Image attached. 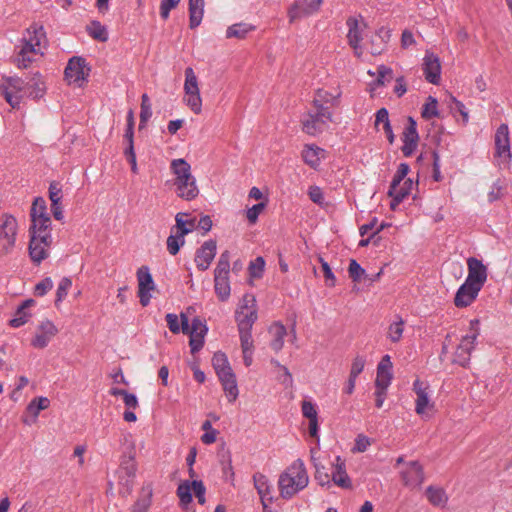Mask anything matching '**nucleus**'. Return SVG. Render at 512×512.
<instances>
[{"mask_svg": "<svg viewBox=\"0 0 512 512\" xmlns=\"http://www.w3.org/2000/svg\"><path fill=\"white\" fill-rule=\"evenodd\" d=\"M46 32L42 25L31 24L22 34L19 43L15 46L14 65L19 69H27L35 60V56L42 55L41 47L46 44Z\"/></svg>", "mask_w": 512, "mask_h": 512, "instance_id": "1", "label": "nucleus"}, {"mask_svg": "<svg viewBox=\"0 0 512 512\" xmlns=\"http://www.w3.org/2000/svg\"><path fill=\"white\" fill-rule=\"evenodd\" d=\"M309 477L302 460H295L279 476L278 487L283 499H291L307 487Z\"/></svg>", "mask_w": 512, "mask_h": 512, "instance_id": "2", "label": "nucleus"}, {"mask_svg": "<svg viewBox=\"0 0 512 512\" xmlns=\"http://www.w3.org/2000/svg\"><path fill=\"white\" fill-rule=\"evenodd\" d=\"M171 170L175 175L174 185L178 197L190 201L199 194L196 179L191 173L190 164L184 159H174Z\"/></svg>", "mask_w": 512, "mask_h": 512, "instance_id": "3", "label": "nucleus"}, {"mask_svg": "<svg viewBox=\"0 0 512 512\" xmlns=\"http://www.w3.org/2000/svg\"><path fill=\"white\" fill-rule=\"evenodd\" d=\"M332 119L333 113L329 107H313L312 105L301 117L302 131L308 135L316 136L328 127V123Z\"/></svg>", "mask_w": 512, "mask_h": 512, "instance_id": "4", "label": "nucleus"}, {"mask_svg": "<svg viewBox=\"0 0 512 512\" xmlns=\"http://www.w3.org/2000/svg\"><path fill=\"white\" fill-rule=\"evenodd\" d=\"M230 252L221 253L214 270V288L219 300L226 301L230 296L229 284Z\"/></svg>", "mask_w": 512, "mask_h": 512, "instance_id": "5", "label": "nucleus"}, {"mask_svg": "<svg viewBox=\"0 0 512 512\" xmlns=\"http://www.w3.org/2000/svg\"><path fill=\"white\" fill-rule=\"evenodd\" d=\"M479 336V320L470 321V334L462 337L454 353L452 362L466 367L470 362L471 352L475 347V342Z\"/></svg>", "mask_w": 512, "mask_h": 512, "instance_id": "6", "label": "nucleus"}, {"mask_svg": "<svg viewBox=\"0 0 512 512\" xmlns=\"http://www.w3.org/2000/svg\"><path fill=\"white\" fill-rule=\"evenodd\" d=\"M184 103L195 114H200L202 111V98L198 86V79L191 67L185 69V82H184Z\"/></svg>", "mask_w": 512, "mask_h": 512, "instance_id": "7", "label": "nucleus"}, {"mask_svg": "<svg viewBox=\"0 0 512 512\" xmlns=\"http://www.w3.org/2000/svg\"><path fill=\"white\" fill-rule=\"evenodd\" d=\"M24 87L25 83L20 77H3L0 81V94L12 108H19L22 100L20 93Z\"/></svg>", "mask_w": 512, "mask_h": 512, "instance_id": "8", "label": "nucleus"}, {"mask_svg": "<svg viewBox=\"0 0 512 512\" xmlns=\"http://www.w3.org/2000/svg\"><path fill=\"white\" fill-rule=\"evenodd\" d=\"M17 228V220L13 215L5 213L0 216V247L3 253H9L14 247Z\"/></svg>", "mask_w": 512, "mask_h": 512, "instance_id": "9", "label": "nucleus"}, {"mask_svg": "<svg viewBox=\"0 0 512 512\" xmlns=\"http://www.w3.org/2000/svg\"><path fill=\"white\" fill-rule=\"evenodd\" d=\"M65 78L70 84H75L78 87L82 86V83L86 80L89 75V68H86L85 60L81 57H73L69 60L65 71Z\"/></svg>", "mask_w": 512, "mask_h": 512, "instance_id": "10", "label": "nucleus"}, {"mask_svg": "<svg viewBox=\"0 0 512 512\" xmlns=\"http://www.w3.org/2000/svg\"><path fill=\"white\" fill-rule=\"evenodd\" d=\"M322 3L323 0H299L295 2L288 10L289 21L292 23L317 13Z\"/></svg>", "mask_w": 512, "mask_h": 512, "instance_id": "11", "label": "nucleus"}, {"mask_svg": "<svg viewBox=\"0 0 512 512\" xmlns=\"http://www.w3.org/2000/svg\"><path fill=\"white\" fill-rule=\"evenodd\" d=\"M495 156L504 164H509L512 154L510 151L509 128L507 124H501L495 133Z\"/></svg>", "mask_w": 512, "mask_h": 512, "instance_id": "12", "label": "nucleus"}, {"mask_svg": "<svg viewBox=\"0 0 512 512\" xmlns=\"http://www.w3.org/2000/svg\"><path fill=\"white\" fill-rule=\"evenodd\" d=\"M138 280V296L142 306H147L150 303V291L155 289V284L147 266H142L137 271Z\"/></svg>", "mask_w": 512, "mask_h": 512, "instance_id": "13", "label": "nucleus"}, {"mask_svg": "<svg viewBox=\"0 0 512 512\" xmlns=\"http://www.w3.org/2000/svg\"><path fill=\"white\" fill-rule=\"evenodd\" d=\"M52 238L45 236H31L29 242V255L34 263L40 264L49 255Z\"/></svg>", "mask_w": 512, "mask_h": 512, "instance_id": "14", "label": "nucleus"}, {"mask_svg": "<svg viewBox=\"0 0 512 512\" xmlns=\"http://www.w3.org/2000/svg\"><path fill=\"white\" fill-rule=\"evenodd\" d=\"M425 79L434 85L439 84L441 75L440 59L432 52H426L422 64Z\"/></svg>", "mask_w": 512, "mask_h": 512, "instance_id": "15", "label": "nucleus"}, {"mask_svg": "<svg viewBox=\"0 0 512 512\" xmlns=\"http://www.w3.org/2000/svg\"><path fill=\"white\" fill-rule=\"evenodd\" d=\"M468 276L466 282L474 284L482 289L487 280V268L481 260L470 257L467 260Z\"/></svg>", "mask_w": 512, "mask_h": 512, "instance_id": "16", "label": "nucleus"}, {"mask_svg": "<svg viewBox=\"0 0 512 512\" xmlns=\"http://www.w3.org/2000/svg\"><path fill=\"white\" fill-rule=\"evenodd\" d=\"M58 333L56 326L49 320H44L37 327L31 345L38 349L45 348L51 339Z\"/></svg>", "mask_w": 512, "mask_h": 512, "instance_id": "17", "label": "nucleus"}, {"mask_svg": "<svg viewBox=\"0 0 512 512\" xmlns=\"http://www.w3.org/2000/svg\"><path fill=\"white\" fill-rule=\"evenodd\" d=\"M403 484L409 488L420 487L424 482V471L418 461H411L405 470L401 472Z\"/></svg>", "mask_w": 512, "mask_h": 512, "instance_id": "18", "label": "nucleus"}, {"mask_svg": "<svg viewBox=\"0 0 512 512\" xmlns=\"http://www.w3.org/2000/svg\"><path fill=\"white\" fill-rule=\"evenodd\" d=\"M216 241L208 240L197 249L195 255V263L199 270L205 271L209 268L211 262L216 255Z\"/></svg>", "mask_w": 512, "mask_h": 512, "instance_id": "19", "label": "nucleus"}, {"mask_svg": "<svg viewBox=\"0 0 512 512\" xmlns=\"http://www.w3.org/2000/svg\"><path fill=\"white\" fill-rule=\"evenodd\" d=\"M348 26V43L354 49L355 54L359 57L362 54L360 43L363 39L362 34L366 28L364 23H360L356 18L350 17L347 20Z\"/></svg>", "mask_w": 512, "mask_h": 512, "instance_id": "20", "label": "nucleus"}, {"mask_svg": "<svg viewBox=\"0 0 512 512\" xmlns=\"http://www.w3.org/2000/svg\"><path fill=\"white\" fill-rule=\"evenodd\" d=\"M481 288L474 284L464 282L457 290L454 297V305L457 308H464L471 305L477 298Z\"/></svg>", "mask_w": 512, "mask_h": 512, "instance_id": "21", "label": "nucleus"}, {"mask_svg": "<svg viewBox=\"0 0 512 512\" xmlns=\"http://www.w3.org/2000/svg\"><path fill=\"white\" fill-rule=\"evenodd\" d=\"M427 388L428 386L419 379L415 380L413 384V390L417 396L415 400V411L421 416L425 414L426 410L434 407L426 391Z\"/></svg>", "mask_w": 512, "mask_h": 512, "instance_id": "22", "label": "nucleus"}, {"mask_svg": "<svg viewBox=\"0 0 512 512\" xmlns=\"http://www.w3.org/2000/svg\"><path fill=\"white\" fill-rule=\"evenodd\" d=\"M392 363L389 355H385L377 367V376L375 380V387L378 389H385L389 387L392 380Z\"/></svg>", "mask_w": 512, "mask_h": 512, "instance_id": "23", "label": "nucleus"}, {"mask_svg": "<svg viewBox=\"0 0 512 512\" xmlns=\"http://www.w3.org/2000/svg\"><path fill=\"white\" fill-rule=\"evenodd\" d=\"M219 380L223 386V389L226 395L229 398V402H234L238 397V387L236 382L235 374L232 371V368H228L217 373Z\"/></svg>", "mask_w": 512, "mask_h": 512, "instance_id": "24", "label": "nucleus"}, {"mask_svg": "<svg viewBox=\"0 0 512 512\" xmlns=\"http://www.w3.org/2000/svg\"><path fill=\"white\" fill-rule=\"evenodd\" d=\"M253 482L254 487L256 488L261 498L263 508L266 509L268 503H271L273 500L272 496L270 495L271 486L269 485V481L264 474L257 472L253 475Z\"/></svg>", "mask_w": 512, "mask_h": 512, "instance_id": "25", "label": "nucleus"}, {"mask_svg": "<svg viewBox=\"0 0 512 512\" xmlns=\"http://www.w3.org/2000/svg\"><path fill=\"white\" fill-rule=\"evenodd\" d=\"M325 151L314 144H306L301 152V157L306 165L313 169H317L321 159L324 157Z\"/></svg>", "mask_w": 512, "mask_h": 512, "instance_id": "26", "label": "nucleus"}, {"mask_svg": "<svg viewBox=\"0 0 512 512\" xmlns=\"http://www.w3.org/2000/svg\"><path fill=\"white\" fill-rule=\"evenodd\" d=\"M332 481L339 487L350 489L352 487L351 479L346 472L345 462L340 456L336 457L335 471L332 474Z\"/></svg>", "mask_w": 512, "mask_h": 512, "instance_id": "27", "label": "nucleus"}, {"mask_svg": "<svg viewBox=\"0 0 512 512\" xmlns=\"http://www.w3.org/2000/svg\"><path fill=\"white\" fill-rule=\"evenodd\" d=\"M340 95V93L333 95L324 89H318L312 101L313 107H337L340 103Z\"/></svg>", "mask_w": 512, "mask_h": 512, "instance_id": "28", "label": "nucleus"}, {"mask_svg": "<svg viewBox=\"0 0 512 512\" xmlns=\"http://www.w3.org/2000/svg\"><path fill=\"white\" fill-rule=\"evenodd\" d=\"M31 236H45V238H52L51 236V219L50 217L32 218L31 226L29 228Z\"/></svg>", "mask_w": 512, "mask_h": 512, "instance_id": "29", "label": "nucleus"}, {"mask_svg": "<svg viewBox=\"0 0 512 512\" xmlns=\"http://www.w3.org/2000/svg\"><path fill=\"white\" fill-rule=\"evenodd\" d=\"M189 27L195 29L202 21L204 15V0H189Z\"/></svg>", "mask_w": 512, "mask_h": 512, "instance_id": "30", "label": "nucleus"}, {"mask_svg": "<svg viewBox=\"0 0 512 512\" xmlns=\"http://www.w3.org/2000/svg\"><path fill=\"white\" fill-rule=\"evenodd\" d=\"M269 333L272 335V340L270 342L271 348L275 352H279L283 348L284 337L287 334L285 326L281 323H274L270 327Z\"/></svg>", "mask_w": 512, "mask_h": 512, "instance_id": "31", "label": "nucleus"}, {"mask_svg": "<svg viewBox=\"0 0 512 512\" xmlns=\"http://www.w3.org/2000/svg\"><path fill=\"white\" fill-rule=\"evenodd\" d=\"M35 301L33 299L25 300L16 310L14 317L10 320L9 324L14 327L18 328L22 325H24L29 317L30 314L27 313V309L31 306H33Z\"/></svg>", "mask_w": 512, "mask_h": 512, "instance_id": "32", "label": "nucleus"}, {"mask_svg": "<svg viewBox=\"0 0 512 512\" xmlns=\"http://www.w3.org/2000/svg\"><path fill=\"white\" fill-rule=\"evenodd\" d=\"M257 320V310L236 311V321L239 331H251L253 324Z\"/></svg>", "mask_w": 512, "mask_h": 512, "instance_id": "33", "label": "nucleus"}, {"mask_svg": "<svg viewBox=\"0 0 512 512\" xmlns=\"http://www.w3.org/2000/svg\"><path fill=\"white\" fill-rule=\"evenodd\" d=\"M426 496L428 501L437 507H444L448 501V496L444 489L434 486H429L426 489Z\"/></svg>", "mask_w": 512, "mask_h": 512, "instance_id": "34", "label": "nucleus"}, {"mask_svg": "<svg viewBox=\"0 0 512 512\" xmlns=\"http://www.w3.org/2000/svg\"><path fill=\"white\" fill-rule=\"evenodd\" d=\"M187 216L184 213H178L175 217L176 225L171 229L172 233L180 236H185L193 230L195 226V219L184 220L183 217Z\"/></svg>", "mask_w": 512, "mask_h": 512, "instance_id": "35", "label": "nucleus"}, {"mask_svg": "<svg viewBox=\"0 0 512 512\" xmlns=\"http://www.w3.org/2000/svg\"><path fill=\"white\" fill-rule=\"evenodd\" d=\"M86 31L91 38L99 42H106L108 40L107 28L99 21L93 20L86 26Z\"/></svg>", "mask_w": 512, "mask_h": 512, "instance_id": "36", "label": "nucleus"}, {"mask_svg": "<svg viewBox=\"0 0 512 512\" xmlns=\"http://www.w3.org/2000/svg\"><path fill=\"white\" fill-rule=\"evenodd\" d=\"M255 27L248 23H236L228 27L226 30L227 38L244 39L246 35L253 31Z\"/></svg>", "mask_w": 512, "mask_h": 512, "instance_id": "37", "label": "nucleus"}, {"mask_svg": "<svg viewBox=\"0 0 512 512\" xmlns=\"http://www.w3.org/2000/svg\"><path fill=\"white\" fill-rule=\"evenodd\" d=\"M26 86L29 90V95L34 99L42 97L45 92L44 82L39 74H35Z\"/></svg>", "mask_w": 512, "mask_h": 512, "instance_id": "38", "label": "nucleus"}, {"mask_svg": "<svg viewBox=\"0 0 512 512\" xmlns=\"http://www.w3.org/2000/svg\"><path fill=\"white\" fill-rule=\"evenodd\" d=\"M50 400L47 397H36L27 406L26 410L31 414L34 420L38 417L40 411L49 407Z\"/></svg>", "mask_w": 512, "mask_h": 512, "instance_id": "39", "label": "nucleus"}, {"mask_svg": "<svg viewBox=\"0 0 512 512\" xmlns=\"http://www.w3.org/2000/svg\"><path fill=\"white\" fill-rule=\"evenodd\" d=\"M398 320L392 322L387 331V338L392 343H397L401 340L404 331V321L401 317H397Z\"/></svg>", "mask_w": 512, "mask_h": 512, "instance_id": "40", "label": "nucleus"}, {"mask_svg": "<svg viewBox=\"0 0 512 512\" xmlns=\"http://www.w3.org/2000/svg\"><path fill=\"white\" fill-rule=\"evenodd\" d=\"M421 115L426 120L438 117V102L436 98L432 96L427 98L426 103L422 107Z\"/></svg>", "mask_w": 512, "mask_h": 512, "instance_id": "41", "label": "nucleus"}, {"mask_svg": "<svg viewBox=\"0 0 512 512\" xmlns=\"http://www.w3.org/2000/svg\"><path fill=\"white\" fill-rule=\"evenodd\" d=\"M46 202L43 198L39 197L36 198L33 201L31 211H30V218H44L49 217L48 213L46 212Z\"/></svg>", "mask_w": 512, "mask_h": 512, "instance_id": "42", "label": "nucleus"}, {"mask_svg": "<svg viewBox=\"0 0 512 512\" xmlns=\"http://www.w3.org/2000/svg\"><path fill=\"white\" fill-rule=\"evenodd\" d=\"M192 483L189 481L182 482L177 488V495L180 499V503L183 505H188L192 502Z\"/></svg>", "mask_w": 512, "mask_h": 512, "instance_id": "43", "label": "nucleus"}, {"mask_svg": "<svg viewBox=\"0 0 512 512\" xmlns=\"http://www.w3.org/2000/svg\"><path fill=\"white\" fill-rule=\"evenodd\" d=\"M402 140L403 142H418L419 140L416 122L411 117H409L408 125L404 129Z\"/></svg>", "mask_w": 512, "mask_h": 512, "instance_id": "44", "label": "nucleus"}, {"mask_svg": "<svg viewBox=\"0 0 512 512\" xmlns=\"http://www.w3.org/2000/svg\"><path fill=\"white\" fill-rule=\"evenodd\" d=\"M185 243L184 236H180L175 233H171V235L167 238V249L171 255H176L180 247Z\"/></svg>", "mask_w": 512, "mask_h": 512, "instance_id": "45", "label": "nucleus"}, {"mask_svg": "<svg viewBox=\"0 0 512 512\" xmlns=\"http://www.w3.org/2000/svg\"><path fill=\"white\" fill-rule=\"evenodd\" d=\"M408 172H409V165L406 163H401L398 166L397 172L393 177V180L391 182L389 189H392V191H395L396 188L400 185V183L403 180H405Z\"/></svg>", "mask_w": 512, "mask_h": 512, "instance_id": "46", "label": "nucleus"}, {"mask_svg": "<svg viewBox=\"0 0 512 512\" xmlns=\"http://www.w3.org/2000/svg\"><path fill=\"white\" fill-rule=\"evenodd\" d=\"M151 115L152 111L149 103V97L147 94H143L141 97L140 128L144 127L145 122L151 117Z\"/></svg>", "mask_w": 512, "mask_h": 512, "instance_id": "47", "label": "nucleus"}, {"mask_svg": "<svg viewBox=\"0 0 512 512\" xmlns=\"http://www.w3.org/2000/svg\"><path fill=\"white\" fill-rule=\"evenodd\" d=\"M212 365L215 369L216 374L230 368V364L226 355L222 352H216L212 358Z\"/></svg>", "mask_w": 512, "mask_h": 512, "instance_id": "48", "label": "nucleus"}, {"mask_svg": "<svg viewBox=\"0 0 512 512\" xmlns=\"http://www.w3.org/2000/svg\"><path fill=\"white\" fill-rule=\"evenodd\" d=\"M121 471L125 472L127 478H133L135 476L136 464H135L133 458L129 457L128 459L122 461ZM129 482H130L129 479H127L126 480L127 491H129L131 488V485Z\"/></svg>", "mask_w": 512, "mask_h": 512, "instance_id": "49", "label": "nucleus"}, {"mask_svg": "<svg viewBox=\"0 0 512 512\" xmlns=\"http://www.w3.org/2000/svg\"><path fill=\"white\" fill-rule=\"evenodd\" d=\"M348 273L349 277L354 282H359L361 280V277L365 274V270L359 265V263L351 259L348 267Z\"/></svg>", "mask_w": 512, "mask_h": 512, "instance_id": "50", "label": "nucleus"}, {"mask_svg": "<svg viewBox=\"0 0 512 512\" xmlns=\"http://www.w3.org/2000/svg\"><path fill=\"white\" fill-rule=\"evenodd\" d=\"M371 445V439L364 434H358L355 439V445L352 448L353 453H363Z\"/></svg>", "mask_w": 512, "mask_h": 512, "instance_id": "51", "label": "nucleus"}, {"mask_svg": "<svg viewBox=\"0 0 512 512\" xmlns=\"http://www.w3.org/2000/svg\"><path fill=\"white\" fill-rule=\"evenodd\" d=\"M72 286V281L70 278L64 277L59 282L57 293H56V303L62 301L68 294L69 289Z\"/></svg>", "mask_w": 512, "mask_h": 512, "instance_id": "52", "label": "nucleus"}, {"mask_svg": "<svg viewBox=\"0 0 512 512\" xmlns=\"http://www.w3.org/2000/svg\"><path fill=\"white\" fill-rule=\"evenodd\" d=\"M393 71L391 68L381 65L377 68V85H384L386 82L391 81Z\"/></svg>", "mask_w": 512, "mask_h": 512, "instance_id": "53", "label": "nucleus"}, {"mask_svg": "<svg viewBox=\"0 0 512 512\" xmlns=\"http://www.w3.org/2000/svg\"><path fill=\"white\" fill-rule=\"evenodd\" d=\"M181 0H161L160 16L163 20L168 19L170 11L178 6Z\"/></svg>", "mask_w": 512, "mask_h": 512, "instance_id": "54", "label": "nucleus"}, {"mask_svg": "<svg viewBox=\"0 0 512 512\" xmlns=\"http://www.w3.org/2000/svg\"><path fill=\"white\" fill-rule=\"evenodd\" d=\"M266 203L260 202L258 204L253 205L246 212V217L251 224H255L257 222L259 214L265 209Z\"/></svg>", "mask_w": 512, "mask_h": 512, "instance_id": "55", "label": "nucleus"}, {"mask_svg": "<svg viewBox=\"0 0 512 512\" xmlns=\"http://www.w3.org/2000/svg\"><path fill=\"white\" fill-rule=\"evenodd\" d=\"M207 331L206 324L200 318L196 317L192 320L190 335L205 336Z\"/></svg>", "mask_w": 512, "mask_h": 512, "instance_id": "56", "label": "nucleus"}, {"mask_svg": "<svg viewBox=\"0 0 512 512\" xmlns=\"http://www.w3.org/2000/svg\"><path fill=\"white\" fill-rule=\"evenodd\" d=\"M366 364V359L364 356L357 355L352 362L350 374L353 377H358L360 373H362Z\"/></svg>", "mask_w": 512, "mask_h": 512, "instance_id": "57", "label": "nucleus"}, {"mask_svg": "<svg viewBox=\"0 0 512 512\" xmlns=\"http://www.w3.org/2000/svg\"><path fill=\"white\" fill-rule=\"evenodd\" d=\"M124 155L131 165V171L134 174H137L138 167H137V161H136V154H135V150H134V143H130L127 145V148L124 150Z\"/></svg>", "mask_w": 512, "mask_h": 512, "instance_id": "58", "label": "nucleus"}, {"mask_svg": "<svg viewBox=\"0 0 512 512\" xmlns=\"http://www.w3.org/2000/svg\"><path fill=\"white\" fill-rule=\"evenodd\" d=\"M256 309V299L252 294H245L237 311H251Z\"/></svg>", "mask_w": 512, "mask_h": 512, "instance_id": "59", "label": "nucleus"}, {"mask_svg": "<svg viewBox=\"0 0 512 512\" xmlns=\"http://www.w3.org/2000/svg\"><path fill=\"white\" fill-rule=\"evenodd\" d=\"M319 261L322 266L326 284L330 287L335 286L336 278H335V275L333 274L329 264L326 261H324V259L322 257H319Z\"/></svg>", "mask_w": 512, "mask_h": 512, "instance_id": "60", "label": "nucleus"}, {"mask_svg": "<svg viewBox=\"0 0 512 512\" xmlns=\"http://www.w3.org/2000/svg\"><path fill=\"white\" fill-rule=\"evenodd\" d=\"M265 261L262 257H257L250 263L249 270L253 277L259 278L264 270Z\"/></svg>", "mask_w": 512, "mask_h": 512, "instance_id": "61", "label": "nucleus"}, {"mask_svg": "<svg viewBox=\"0 0 512 512\" xmlns=\"http://www.w3.org/2000/svg\"><path fill=\"white\" fill-rule=\"evenodd\" d=\"M241 348L243 351H252L254 349L251 331H239Z\"/></svg>", "mask_w": 512, "mask_h": 512, "instance_id": "62", "label": "nucleus"}, {"mask_svg": "<svg viewBox=\"0 0 512 512\" xmlns=\"http://www.w3.org/2000/svg\"><path fill=\"white\" fill-rule=\"evenodd\" d=\"M192 489L193 492L198 499V502L203 505L205 503V492L206 488L202 481L200 480H194L192 481Z\"/></svg>", "mask_w": 512, "mask_h": 512, "instance_id": "63", "label": "nucleus"}, {"mask_svg": "<svg viewBox=\"0 0 512 512\" xmlns=\"http://www.w3.org/2000/svg\"><path fill=\"white\" fill-rule=\"evenodd\" d=\"M505 187L501 184L500 181H497L493 184L491 191L488 193V200L490 202H494L500 199L504 195Z\"/></svg>", "mask_w": 512, "mask_h": 512, "instance_id": "64", "label": "nucleus"}]
</instances>
